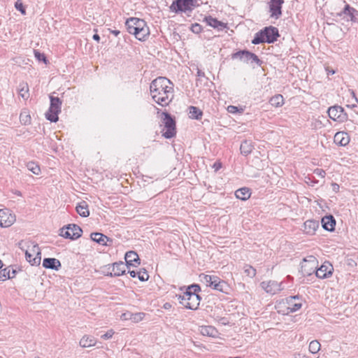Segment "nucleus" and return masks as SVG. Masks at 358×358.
Masks as SVG:
<instances>
[{"label":"nucleus","mask_w":358,"mask_h":358,"mask_svg":"<svg viewBox=\"0 0 358 358\" xmlns=\"http://www.w3.org/2000/svg\"><path fill=\"white\" fill-rule=\"evenodd\" d=\"M112 33L113 34H115V36H117L120 32V31L114 30V31H112Z\"/></svg>","instance_id":"nucleus-56"},{"label":"nucleus","mask_w":358,"mask_h":358,"mask_svg":"<svg viewBox=\"0 0 358 358\" xmlns=\"http://www.w3.org/2000/svg\"><path fill=\"white\" fill-rule=\"evenodd\" d=\"M261 287L271 294H275L282 289V283L275 280L264 281L261 282Z\"/></svg>","instance_id":"nucleus-15"},{"label":"nucleus","mask_w":358,"mask_h":358,"mask_svg":"<svg viewBox=\"0 0 358 358\" xmlns=\"http://www.w3.org/2000/svg\"><path fill=\"white\" fill-rule=\"evenodd\" d=\"M317 260L313 255L308 256L301 263V272L303 276H310L315 273L317 268Z\"/></svg>","instance_id":"nucleus-9"},{"label":"nucleus","mask_w":358,"mask_h":358,"mask_svg":"<svg viewBox=\"0 0 358 358\" xmlns=\"http://www.w3.org/2000/svg\"><path fill=\"white\" fill-rule=\"evenodd\" d=\"M143 316H144V313H138L134 315L133 320L138 322V321L141 320L143 319Z\"/></svg>","instance_id":"nucleus-49"},{"label":"nucleus","mask_w":358,"mask_h":358,"mask_svg":"<svg viewBox=\"0 0 358 358\" xmlns=\"http://www.w3.org/2000/svg\"><path fill=\"white\" fill-rule=\"evenodd\" d=\"M231 59H239L245 63H256L259 66H260L262 63V62L255 54L246 50H239L235 53H233L231 55Z\"/></svg>","instance_id":"nucleus-10"},{"label":"nucleus","mask_w":358,"mask_h":358,"mask_svg":"<svg viewBox=\"0 0 358 358\" xmlns=\"http://www.w3.org/2000/svg\"><path fill=\"white\" fill-rule=\"evenodd\" d=\"M92 38H93L94 41H98V42L100 41V36H99V34H94V35H93V36H92Z\"/></svg>","instance_id":"nucleus-52"},{"label":"nucleus","mask_w":358,"mask_h":358,"mask_svg":"<svg viewBox=\"0 0 358 358\" xmlns=\"http://www.w3.org/2000/svg\"><path fill=\"white\" fill-rule=\"evenodd\" d=\"M321 222L325 230L333 231L335 229L336 220L332 215L324 216Z\"/></svg>","instance_id":"nucleus-25"},{"label":"nucleus","mask_w":358,"mask_h":358,"mask_svg":"<svg viewBox=\"0 0 358 358\" xmlns=\"http://www.w3.org/2000/svg\"><path fill=\"white\" fill-rule=\"evenodd\" d=\"M244 272L250 278H253L256 275V270L250 265H245L244 266Z\"/></svg>","instance_id":"nucleus-41"},{"label":"nucleus","mask_w":358,"mask_h":358,"mask_svg":"<svg viewBox=\"0 0 358 358\" xmlns=\"http://www.w3.org/2000/svg\"><path fill=\"white\" fill-rule=\"evenodd\" d=\"M280 36L278 29L272 26L266 27L255 34L252 43L257 45L263 43H273Z\"/></svg>","instance_id":"nucleus-4"},{"label":"nucleus","mask_w":358,"mask_h":358,"mask_svg":"<svg viewBox=\"0 0 358 358\" xmlns=\"http://www.w3.org/2000/svg\"><path fill=\"white\" fill-rule=\"evenodd\" d=\"M76 212L83 217H87L90 215V210L88 205L86 201H83L78 203L76 208Z\"/></svg>","instance_id":"nucleus-29"},{"label":"nucleus","mask_w":358,"mask_h":358,"mask_svg":"<svg viewBox=\"0 0 358 358\" xmlns=\"http://www.w3.org/2000/svg\"><path fill=\"white\" fill-rule=\"evenodd\" d=\"M251 192L249 188L248 187H242L237 189L235 192V196L237 199H241L242 201H245L250 197Z\"/></svg>","instance_id":"nucleus-30"},{"label":"nucleus","mask_w":358,"mask_h":358,"mask_svg":"<svg viewBox=\"0 0 358 358\" xmlns=\"http://www.w3.org/2000/svg\"><path fill=\"white\" fill-rule=\"evenodd\" d=\"M334 142L338 145L345 146L350 143V136L346 132L338 131L334 135Z\"/></svg>","instance_id":"nucleus-23"},{"label":"nucleus","mask_w":358,"mask_h":358,"mask_svg":"<svg viewBox=\"0 0 358 358\" xmlns=\"http://www.w3.org/2000/svg\"><path fill=\"white\" fill-rule=\"evenodd\" d=\"M27 169L35 175H38L41 172L39 166L34 162H29L27 164Z\"/></svg>","instance_id":"nucleus-39"},{"label":"nucleus","mask_w":358,"mask_h":358,"mask_svg":"<svg viewBox=\"0 0 358 358\" xmlns=\"http://www.w3.org/2000/svg\"><path fill=\"white\" fill-rule=\"evenodd\" d=\"M50 106L45 113V117L52 122H56L58 120V114L61 112L62 101L53 96H50Z\"/></svg>","instance_id":"nucleus-8"},{"label":"nucleus","mask_w":358,"mask_h":358,"mask_svg":"<svg viewBox=\"0 0 358 358\" xmlns=\"http://www.w3.org/2000/svg\"><path fill=\"white\" fill-rule=\"evenodd\" d=\"M96 341L93 336H84L80 341V345L83 348L94 346Z\"/></svg>","instance_id":"nucleus-32"},{"label":"nucleus","mask_w":358,"mask_h":358,"mask_svg":"<svg viewBox=\"0 0 358 358\" xmlns=\"http://www.w3.org/2000/svg\"><path fill=\"white\" fill-rule=\"evenodd\" d=\"M199 331L203 336H206L213 338L218 337V331L213 326H201L199 328Z\"/></svg>","instance_id":"nucleus-26"},{"label":"nucleus","mask_w":358,"mask_h":358,"mask_svg":"<svg viewBox=\"0 0 358 358\" xmlns=\"http://www.w3.org/2000/svg\"><path fill=\"white\" fill-rule=\"evenodd\" d=\"M204 20L208 25L215 29H217L218 30H223L227 27L226 24L217 20L216 18H214L212 16L206 17Z\"/></svg>","instance_id":"nucleus-27"},{"label":"nucleus","mask_w":358,"mask_h":358,"mask_svg":"<svg viewBox=\"0 0 358 358\" xmlns=\"http://www.w3.org/2000/svg\"><path fill=\"white\" fill-rule=\"evenodd\" d=\"M338 15L343 17V19H345L347 21L355 22L357 20L356 15H358V10L351 7L349 4H345L344 8L338 13Z\"/></svg>","instance_id":"nucleus-16"},{"label":"nucleus","mask_w":358,"mask_h":358,"mask_svg":"<svg viewBox=\"0 0 358 358\" xmlns=\"http://www.w3.org/2000/svg\"><path fill=\"white\" fill-rule=\"evenodd\" d=\"M229 358H241L240 357H229Z\"/></svg>","instance_id":"nucleus-61"},{"label":"nucleus","mask_w":358,"mask_h":358,"mask_svg":"<svg viewBox=\"0 0 358 358\" xmlns=\"http://www.w3.org/2000/svg\"><path fill=\"white\" fill-rule=\"evenodd\" d=\"M20 122H22L24 124H27L30 123L31 117L26 113H21L20 115Z\"/></svg>","instance_id":"nucleus-42"},{"label":"nucleus","mask_w":358,"mask_h":358,"mask_svg":"<svg viewBox=\"0 0 358 358\" xmlns=\"http://www.w3.org/2000/svg\"><path fill=\"white\" fill-rule=\"evenodd\" d=\"M16 273L15 270H12V275H10V268H6L0 271V281H4L6 279L13 278L15 277Z\"/></svg>","instance_id":"nucleus-37"},{"label":"nucleus","mask_w":358,"mask_h":358,"mask_svg":"<svg viewBox=\"0 0 358 358\" xmlns=\"http://www.w3.org/2000/svg\"><path fill=\"white\" fill-rule=\"evenodd\" d=\"M203 116V112L196 106L189 107V117L194 120H201Z\"/></svg>","instance_id":"nucleus-33"},{"label":"nucleus","mask_w":358,"mask_h":358,"mask_svg":"<svg viewBox=\"0 0 358 358\" xmlns=\"http://www.w3.org/2000/svg\"><path fill=\"white\" fill-rule=\"evenodd\" d=\"M334 268L331 264L325 262L320 268H316L315 275L321 279L329 277Z\"/></svg>","instance_id":"nucleus-20"},{"label":"nucleus","mask_w":358,"mask_h":358,"mask_svg":"<svg viewBox=\"0 0 358 358\" xmlns=\"http://www.w3.org/2000/svg\"><path fill=\"white\" fill-rule=\"evenodd\" d=\"M191 31L194 34H199L202 31V27L199 23H194L191 26Z\"/></svg>","instance_id":"nucleus-45"},{"label":"nucleus","mask_w":358,"mask_h":358,"mask_svg":"<svg viewBox=\"0 0 358 358\" xmlns=\"http://www.w3.org/2000/svg\"><path fill=\"white\" fill-rule=\"evenodd\" d=\"M201 287L199 285H189L182 295H179L180 303L190 310H196L199 308L201 297L199 295Z\"/></svg>","instance_id":"nucleus-2"},{"label":"nucleus","mask_w":358,"mask_h":358,"mask_svg":"<svg viewBox=\"0 0 358 358\" xmlns=\"http://www.w3.org/2000/svg\"><path fill=\"white\" fill-rule=\"evenodd\" d=\"M83 230L77 224H71L61 229L60 236L65 238L75 240L80 238L82 235Z\"/></svg>","instance_id":"nucleus-11"},{"label":"nucleus","mask_w":358,"mask_h":358,"mask_svg":"<svg viewBox=\"0 0 358 358\" xmlns=\"http://www.w3.org/2000/svg\"><path fill=\"white\" fill-rule=\"evenodd\" d=\"M110 267H112V271L107 274L110 277L122 275L125 273L126 268H127L123 262L113 263L111 266H109L108 269Z\"/></svg>","instance_id":"nucleus-18"},{"label":"nucleus","mask_w":358,"mask_h":358,"mask_svg":"<svg viewBox=\"0 0 358 358\" xmlns=\"http://www.w3.org/2000/svg\"><path fill=\"white\" fill-rule=\"evenodd\" d=\"M19 248L24 252L26 260L32 266L39 265L41 260V256L33 257V254L29 250H25L24 241H22L18 243Z\"/></svg>","instance_id":"nucleus-19"},{"label":"nucleus","mask_w":358,"mask_h":358,"mask_svg":"<svg viewBox=\"0 0 358 358\" xmlns=\"http://www.w3.org/2000/svg\"><path fill=\"white\" fill-rule=\"evenodd\" d=\"M328 115L334 121L343 122L348 120V115L345 113L344 108L338 105L329 107Z\"/></svg>","instance_id":"nucleus-12"},{"label":"nucleus","mask_w":358,"mask_h":358,"mask_svg":"<svg viewBox=\"0 0 358 358\" xmlns=\"http://www.w3.org/2000/svg\"><path fill=\"white\" fill-rule=\"evenodd\" d=\"M284 0H270L269 10L271 17L278 19L282 15V5Z\"/></svg>","instance_id":"nucleus-17"},{"label":"nucleus","mask_w":358,"mask_h":358,"mask_svg":"<svg viewBox=\"0 0 358 358\" xmlns=\"http://www.w3.org/2000/svg\"><path fill=\"white\" fill-rule=\"evenodd\" d=\"M319 222L314 220H308L303 223V231L308 235L315 234L319 228Z\"/></svg>","instance_id":"nucleus-22"},{"label":"nucleus","mask_w":358,"mask_h":358,"mask_svg":"<svg viewBox=\"0 0 358 358\" xmlns=\"http://www.w3.org/2000/svg\"><path fill=\"white\" fill-rule=\"evenodd\" d=\"M253 150V145L249 141H244L240 146L241 153L245 156L248 155L252 152Z\"/></svg>","instance_id":"nucleus-35"},{"label":"nucleus","mask_w":358,"mask_h":358,"mask_svg":"<svg viewBox=\"0 0 358 358\" xmlns=\"http://www.w3.org/2000/svg\"><path fill=\"white\" fill-rule=\"evenodd\" d=\"M334 187H334V189H338V188H339V186H338V185L334 184Z\"/></svg>","instance_id":"nucleus-59"},{"label":"nucleus","mask_w":358,"mask_h":358,"mask_svg":"<svg viewBox=\"0 0 358 358\" xmlns=\"http://www.w3.org/2000/svg\"><path fill=\"white\" fill-rule=\"evenodd\" d=\"M227 110L230 113H236L238 111V108L235 106H229L227 108Z\"/></svg>","instance_id":"nucleus-50"},{"label":"nucleus","mask_w":358,"mask_h":358,"mask_svg":"<svg viewBox=\"0 0 358 358\" xmlns=\"http://www.w3.org/2000/svg\"><path fill=\"white\" fill-rule=\"evenodd\" d=\"M200 5L199 0H176L171 6L170 10L176 13L192 11L195 7Z\"/></svg>","instance_id":"nucleus-6"},{"label":"nucleus","mask_w":358,"mask_h":358,"mask_svg":"<svg viewBox=\"0 0 358 358\" xmlns=\"http://www.w3.org/2000/svg\"><path fill=\"white\" fill-rule=\"evenodd\" d=\"M130 34H134L139 41H145V38L150 34V29L145 21L141 19L138 22V26L135 27Z\"/></svg>","instance_id":"nucleus-13"},{"label":"nucleus","mask_w":358,"mask_h":358,"mask_svg":"<svg viewBox=\"0 0 358 358\" xmlns=\"http://www.w3.org/2000/svg\"><path fill=\"white\" fill-rule=\"evenodd\" d=\"M15 221V216L7 208L0 209V226L8 227L11 226Z\"/></svg>","instance_id":"nucleus-14"},{"label":"nucleus","mask_w":358,"mask_h":358,"mask_svg":"<svg viewBox=\"0 0 358 358\" xmlns=\"http://www.w3.org/2000/svg\"><path fill=\"white\" fill-rule=\"evenodd\" d=\"M90 236L92 241L102 245H107V241H112L108 236L99 232L92 233Z\"/></svg>","instance_id":"nucleus-28"},{"label":"nucleus","mask_w":358,"mask_h":358,"mask_svg":"<svg viewBox=\"0 0 358 358\" xmlns=\"http://www.w3.org/2000/svg\"><path fill=\"white\" fill-rule=\"evenodd\" d=\"M199 278L200 280L205 283L206 286L210 287L220 292H224L228 287L224 280H220V278L216 275L201 274Z\"/></svg>","instance_id":"nucleus-7"},{"label":"nucleus","mask_w":358,"mask_h":358,"mask_svg":"<svg viewBox=\"0 0 358 358\" xmlns=\"http://www.w3.org/2000/svg\"><path fill=\"white\" fill-rule=\"evenodd\" d=\"M128 273L130 274L131 277H132V278L137 277L138 272H136L135 271H131L129 268H128Z\"/></svg>","instance_id":"nucleus-51"},{"label":"nucleus","mask_w":358,"mask_h":358,"mask_svg":"<svg viewBox=\"0 0 358 358\" xmlns=\"http://www.w3.org/2000/svg\"><path fill=\"white\" fill-rule=\"evenodd\" d=\"M295 358H306V357L303 355L297 354V355H295Z\"/></svg>","instance_id":"nucleus-53"},{"label":"nucleus","mask_w":358,"mask_h":358,"mask_svg":"<svg viewBox=\"0 0 358 358\" xmlns=\"http://www.w3.org/2000/svg\"><path fill=\"white\" fill-rule=\"evenodd\" d=\"M34 55L38 61H43L44 63H47L46 57L43 53H41L38 50H34Z\"/></svg>","instance_id":"nucleus-46"},{"label":"nucleus","mask_w":358,"mask_h":358,"mask_svg":"<svg viewBox=\"0 0 358 358\" xmlns=\"http://www.w3.org/2000/svg\"><path fill=\"white\" fill-rule=\"evenodd\" d=\"M197 75L198 76H204V73L202 72L201 70H198V72H197Z\"/></svg>","instance_id":"nucleus-55"},{"label":"nucleus","mask_w":358,"mask_h":358,"mask_svg":"<svg viewBox=\"0 0 358 358\" xmlns=\"http://www.w3.org/2000/svg\"><path fill=\"white\" fill-rule=\"evenodd\" d=\"M150 90L153 100L162 106H168L173 98V84L165 77L153 80Z\"/></svg>","instance_id":"nucleus-1"},{"label":"nucleus","mask_w":358,"mask_h":358,"mask_svg":"<svg viewBox=\"0 0 358 358\" xmlns=\"http://www.w3.org/2000/svg\"><path fill=\"white\" fill-rule=\"evenodd\" d=\"M15 8L19 10L22 15L26 14V10L25 8L21 1V0H17L15 3Z\"/></svg>","instance_id":"nucleus-44"},{"label":"nucleus","mask_w":358,"mask_h":358,"mask_svg":"<svg viewBox=\"0 0 358 358\" xmlns=\"http://www.w3.org/2000/svg\"><path fill=\"white\" fill-rule=\"evenodd\" d=\"M24 245L25 250H29L31 253L33 254V256H41V249L37 244H34L33 243L28 241L24 242Z\"/></svg>","instance_id":"nucleus-31"},{"label":"nucleus","mask_w":358,"mask_h":358,"mask_svg":"<svg viewBox=\"0 0 358 358\" xmlns=\"http://www.w3.org/2000/svg\"><path fill=\"white\" fill-rule=\"evenodd\" d=\"M269 103L275 107L282 106L284 103L283 96L281 94H276L270 99Z\"/></svg>","instance_id":"nucleus-38"},{"label":"nucleus","mask_w":358,"mask_h":358,"mask_svg":"<svg viewBox=\"0 0 358 358\" xmlns=\"http://www.w3.org/2000/svg\"><path fill=\"white\" fill-rule=\"evenodd\" d=\"M162 115V122L164 125L163 131L164 129L166 130L163 132L162 136L166 138H171L176 135V120L174 117L167 112H163Z\"/></svg>","instance_id":"nucleus-5"},{"label":"nucleus","mask_w":358,"mask_h":358,"mask_svg":"<svg viewBox=\"0 0 358 358\" xmlns=\"http://www.w3.org/2000/svg\"><path fill=\"white\" fill-rule=\"evenodd\" d=\"M171 306V305L169 303H166L164 305V307L165 309H169L170 308Z\"/></svg>","instance_id":"nucleus-54"},{"label":"nucleus","mask_w":358,"mask_h":358,"mask_svg":"<svg viewBox=\"0 0 358 358\" xmlns=\"http://www.w3.org/2000/svg\"><path fill=\"white\" fill-rule=\"evenodd\" d=\"M125 262L127 268H129L131 266H136L140 264V259L137 253L134 251H129L125 254Z\"/></svg>","instance_id":"nucleus-21"},{"label":"nucleus","mask_w":358,"mask_h":358,"mask_svg":"<svg viewBox=\"0 0 358 358\" xmlns=\"http://www.w3.org/2000/svg\"><path fill=\"white\" fill-rule=\"evenodd\" d=\"M303 299L299 295L291 296L282 299L276 306L279 313L283 315H287L289 313H294L301 308Z\"/></svg>","instance_id":"nucleus-3"},{"label":"nucleus","mask_w":358,"mask_h":358,"mask_svg":"<svg viewBox=\"0 0 358 358\" xmlns=\"http://www.w3.org/2000/svg\"><path fill=\"white\" fill-rule=\"evenodd\" d=\"M19 95L27 100L29 97V90L27 83H21L18 87Z\"/></svg>","instance_id":"nucleus-34"},{"label":"nucleus","mask_w":358,"mask_h":358,"mask_svg":"<svg viewBox=\"0 0 358 358\" xmlns=\"http://www.w3.org/2000/svg\"><path fill=\"white\" fill-rule=\"evenodd\" d=\"M320 347L321 345L317 341H312L309 344V351L313 354L317 353L320 350Z\"/></svg>","instance_id":"nucleus-40"},{"label":"nucleus","mask_w":358,"mask_h":358,"mask_svg":"<svg viewBox=\"0 0 358 358\" xmlns=\"http://www.w3.org/2000/svg\"><path fill=\"white\" fill-rule=\"evenodd\" d=\"M137 277L141 281L144 282L148 280L149 275L148 274L147 271L144 269L143 271H140L138 272Z\"/></svg>","instance_id":"nucleus-43"},{"label":"nucleus","mask_w":358,"mask_h":358,"mask_svg":"<svg viewBox=\"0 0 358 358\" xmlns=\"http://www.w3.org/2000/svg\"><path fill=\"white\" fill-rule=\"evenodd\" d=\"M334 187H334V189H338V188H339V186H338V185L334 184Z\"/></svg>","instance_id":"nucleus-58"},{"label":"nucleus","mask_w":358,"mask_h":358,"mask_svg":"<svg viewBox=\"0 0 358 358\" xmlns=\"http://www.w3.org/2000/svg\"><path fill=\"white\" fill-rule=\"evenodd\" d=\"M61 266L59 260L56 258H45L43 261V266L45 268L58 271Z\"/></svg>","instance_id":"nucleus-24"},{"label":"nucleus","mask_w":358,"mask_h":358,"mask_svg":"<svg viewBox=\"0 0 358 358\" xmlns=\"http://www.w3.org/2000/svg\"><path fill=\"white\" fill-rule=\"evenodd\" d=\"M314 173L317 174V176H320L321 178H324L326 173L324 170L317 169L315 170Z\"/></svg>","instance_id":"nucleus-48"},{"label":"nucleus","mask_w":358,"mask_h":358,"mask_svg":"<svg viewBox=\"0 0 358 358\" xmlns=\"http://www.w3.org/2000/svg\"><path fill=\"white\" fill-rule=\"evenodd\" d=\"M141 20V19L136 17H130L127 20L125 25L129 33H131L135 27L138 26V22H140Z\"/></svg>","instance_id":"nucleus-36"},{"label":"nucleus","mask_w":358,"mask_h":358,"mask_svg":"<svg viewBox=\"0 0 358 358\" xmlns=\"http://www.w3.org/2000/svg\"><path fill=\"white\" fill-rule=\"evenodd\" d=\"M3 265V264L2 261H1V260H0V269L2 268Z\"/></svg>","instance_id":"nucleus-60"},{"label":"nucleus","mask_w":358,"mask_h":358,"mask_svg":"<svg viewBox=\"0 0 358 358\" xmlns=\"http://www.w3.org/2000/svg\"><path fill=\"white\" fill-rule=\"evenodd\" d=\"M351 94H352V96L355 98L356 101H357V102H358L357 99L355 97V92H354L353 91H352V92H351Z\"/></svg>","instance_id":"nucleus-57"},{"label":"nucleus","mask_w":358,"mask_h":358,"mask_svg":"<svg viewBox=\"0 0 358 358\" xmlns=\"http://www.w3.org/2000/svg\"><path fill=\"white\" fill-rule=\"evenodd\" d=\"M114 333L115 332H114V331L113 329H110L106 334L101 335V338L102 339H103V340L109 339V338H112V336H113Z\"/></svg>","instance_id":"nucleus-47"}]
</instances>
